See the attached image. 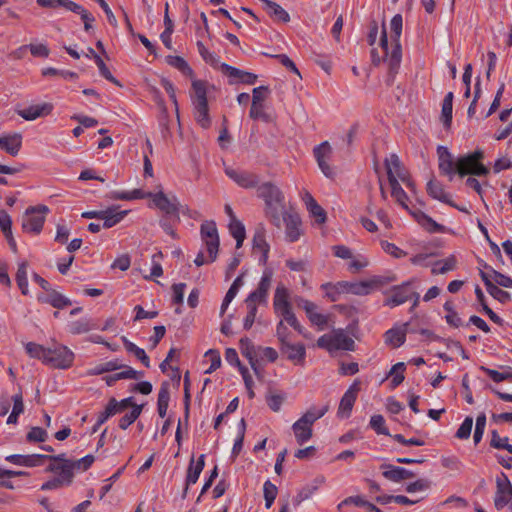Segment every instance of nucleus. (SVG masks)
<instances>
[{"label":"nucleus","mask_w":512,"mask_h":512,"mask_svg":"<svg viewBox=\"0 0 512 512\" xmlns=\"http://www.w3.org/2000/svg\"><path fill=\"white\" fill-rule=\"evenodd\" d=\"M437 152L439 170L442 174L448 176L449 180H452L456 173L461 177L467 174L486 176L489 173L488 168L480 162L484 157L481 150L459 157L457 161H454L452 154L446 147L439 146Z\"/></svg>","instance_id":"1"},{"label":"nucleus","mask_w":512,"mask_h":512,"mask_svg":"<svg viewBox=\"0 0 512 512\" xmlns=\"http://www.w3.org/2000/svg\"><path fill=\"white\" fill-rule=\"evenodd\" d=\"M391 43L389 45L385 26L382 27L380 42L378 48L371 50L372 64H380L381 61L387 64H400L402 49L400 45V36L402 33L403 19L400 14L392 17L391 22Z\"/></svg>","instance_id":"2"},{"label":"nucleus","mask_w":512,"mask_h":512,"mask_svg":"<svg viewBox=\"0 0 512 512\" xmlns=\"http://www.w3.org/2000/svg\"><path fill=\"white\" fill-rule=\"evenodd\" d=\"M192 88L193 95L191 98L195 120L203 129H207L211 125V119L209 116L205 84L203 81L194 80L192 82Z\"/></svg>","instance_id":"3"},{"label":"nucleus","mask_w":512,"mask_h":512,"mask_svg":"<svg viewBox=\"0 0 512 512\" xmlns=\"http://www.w3.org/2000/svg\"><path fill=\"white\" fill-rule=\"evenodd\" d=\"M317 346L329 352L355 350L354 340L343 329H336L332 333L320 336L317 340Z\"/></svg>","instance_id":"4"},{"label":"nucleus","mask_w":512,"mask_h":512,"mask_svg":"<svg viewBox=\"0 0 512 512\" xmlns=\"http://www.w3.org/2000/svg\"><path fill=\"white\" fill-rule=\"evenodd\" d=\"M75 355L67 346L55 343L46 350L45 365L55 369H68L73 365Z\"/></svg>","instance_id":"5"},{"label":"nucleus","mask_w":512,"mask_h":512,"mask_svg":"<svg viewBox=\"0 0 512 512\" xmlns=\"http://www.w3.org/2000/svg\"><path fill=\"white\" fill-rule=\"evenodd\" d=\"M49 208L46 205L28 207L22 217V228L27 233L39 234L45 223Z\"/></svg>","instance_id":"6"},{"label":"nucleus","mask_w":512,"mask_h":512,"mask_svg":"<svg viewBox=\"0 0 512 512\" xmlns=\"http://www.w3.org/2000/svg\"><path fill=\"white\" fill-rule=\"evenodd\" d=\"M417 282L416 278H411L399 285L392 286L384 292V306L394 308L400 306L411 299L412 286Z\"/></svg>","instance_id":"7"},{"label":"nucleus","mask_w":512,"mask_h":512,"mask_svg":"<svg viewBox=\"0 0 512 512\" xmlns=\"http://www.w3.org/2000/svg\"><path fill=\"white\" fill-rule=\"evenodd\" d=\"M392 280L393 279L385 278L383 276H373L370 279L362 281H343V285H341L340 287L344 288L345 294L366 296L369 295L373 290L383 286L384 284Z\"/></svg>","instance_id":"8"},{"label":"nucleus","mask_w":512,"mask_h":512,"mask_svg":"<svg viewBox=\"0 0 512 512\" xmlns=\"http://www.w3.org/2000/svg\"><path fill=\"white\" fill-rule=\"evenodd\" d=\"M313 155L319 169L325 177L332 179L335 176L334 168L330 165L333 155V148L328 141L316 145L313 148Z\"/></svg>","instance_id":"9"},{"label":"nucleus","mask_w":512,"mask_h":512,"mask_svg":"<svg viewBox=\"0 0 512 512\" xmlns=\"http://www.w3.org/2000/svg\"><path fill=\"white\" fill-rule=\"evenodd\" d=\"M48 460H51L52 463L48 466L47 470L57 475V478L60 479L63 483H70L73 477V470L75 469V464L68 460L65 454L59 455H50Z\"/></svg>","instance_id":"10"},{"label":"nucleus","mask_w":512,"mask_h":512,"mask_svg":"<svg viewBox=\"0 0 512 512\" xmlns=\"http://www.w3.org/2000/svg\"><path fill=\"white\" fill-rule=\"evenodd\" d=\"M224 172L229 179L243 189L257 188L260 182L257 174L240 168L225 166Z\"/></svg>","instance_id":"11"},{"label":"nucleus","mask_w":512,"mask_h":512,"mask_svg":"<svg viewBox=\"0 0 512 512\" xmlns=\"http://www.w3.org/2000/svg\"><path fill=\"white\" fill-rule=\"evenodd\" d=\"M200 232L207 253L210 255V261H215L219 249V236L216 223L214 221H205L201 225Z\"/></svg>","instance_id":"12"},{"label":"nucleus","mask_w":512,"mask_h":512,"mask_svg":"<svg viewBox=\"0 0 512 512\" xmlns=\"http://www.w3.org/2000/svg\"><path fill=\"white\" fill-rule=\"evenodd\" d=\"M385 167L389 183H393V179L395 181L401 180L408 188L413 189L414 185L410 181L407 171L402 166L401 161L396 154H391L386 158Z\"/></svg>","instance_id":"13"},{"label":"nucleus","mask_w":512,"mask_h":512,"mask_svg":"<svg viewBox=\"0 0 512 512\" xmlns=\"http://www.w3.org/2000/svg\"><path fill=\"white\" fill-rule=\"evenodd\" d=\"M512 498V484L508 477L503 473L496 480V492L494 496V506L497 510H502L510 506Z\"/></svg>","instance_id":"14"},{"label":"nucleus","mask_w":512,"mask_h":512,"mask_svg":"<svg viewBox=\"0 0 512 512\" xmlns=\"http://www.w3.org/2000/svg\"><path fill=\"white\" fill-rule=\"evenodd\" d=\"M360 385L361 381L359 379H355L342 396L337 411V416L339 418L346 419L350 417L358 393L361 389Z\"/></svg>","instance_id":"15"},{"label":"nucleus","mask_w":512,"mask_h":512,"mask_svg":"<svg viewBox=\"0 0 512 512\" xmlns=\"http://www.w3.org/2000/svg\"><path fill=\"white\" fill-rule=\"evenodd\" d=\"M151 200L152 204L150 207L154 206L166 215L175 216L179 219L180 203L176 196L169 198L164 192L159 191L152 194Z\"/></svg>","instance_id":"16"},{"label":"nucleus","mask_w":512,"mask_h":512,"mask_svg":"<svg viewBox=\"0 0 512 512\" xmlns=\"http://www.w3.org/2000/svg\"><path fill=\"white\" fill-rule=\"evenodd\" d=\"M53 106L49 103H33L30 105H21L16 109V113L26 121H34L40 117L49 115Z\"/></svg>","instance_id":"17"},{"label":"nucleus","mask_w":512,"mask_h":512,"mask_svg":"<svg viewBox=\"0 0 512 512\" xmlns=\"http://www.w3.org/2000/svg\"><path fill=\"white\" fill-rule=\"evenodd\" d=\"M222 74L227 77L230 85L248 84L252 85L257 80V75L236 68L235 66H221Z\"/></svg>","instance_id":"18"},{"label":"nucleus","mask_w":512,"mask_h":512,"mask_svg":"<svg viewBox=\"0 0 512 512\" xmlns=\"http://www.w3.org/2000/svg\"><path fill=\"white\" fill-rule=\"evenodd\" d=\"M296 303L298 307L305 311L308 319L313 325H316L320 329H324L328 323V316L318 312V307L315 303L301 297L296 299Z\"/></svg>","instance_id":"19"},{"label":"nucleus","mask_w":512,"mask_h":512,"mask_svg":"<svg viewBox=\"0 0 512 512\" xmlns=\"http://www.w3.org/2000/svg\"><path fill=\"white\" fill-rule=\"evenodd\" d=\"M205 466V455L201 454L199 458L195 461L194 457L191 458L190 463L188 465L187 474L185 478V488L183 491V498L186 497L188 488L191 485H194L202 473Z\"/></svg>","instance_id":"20"},{"label":"nucleus","mask_w":512,"mask_h":512,"mask_svg":"<svg viewBox=\"0 0 512 512\" xmlns=\"http://www.w3.org/2000/svg\"><path fill=\"white\" fill-rule=\"evenodd\" d=\"M257 196L264 200L265 205L284 202V196L281 190L271 182L258 185Z\"/></svg>","instance_id":"21"},{"label":"nucleus","mask_w":512,"mask_h":512,"mask_svg":"<svg viewBox=\"0 0 512 512\" xmlns=\"http://www.w3.org/2000/svg\"><path fill=\"white\" fill-rule=\"evenodd\" d=\"M282 222L285 224V237L289 242H296L301 236V220L297 214L285 213Z\"/></svg>","instance_id":"22"},{"label":"nucleus","mask_w":512,"mask_h":512,"mask_svg":"<svg viewBox=\"0 0 512 512\" xmlns=\"http://www.w3.org/2000/svg\"><path fill=\"white\" fill-rule=\"evenodd\" d=\"M380 469L384 478L396 483L414 477L413 472L400 466L382 464Z\"/></svg>","instance_id":"23"},{"label":"nucleus","mask_w":512,"mask_h":512,"mask_svg":"<svg viewBox=\"0 0 512 512\" xmlns=\"http://www.w3.org/2000/svg\"><path fill=\"white\" fill-rule=\"evenodd\" d=\"M409 323L393 327L385 333V343L394 348H399L405 343L406 334L409 332Z\"/></svg>","instance_id":"24"},{"label":"nucleus","mask_w":512,"mask_h":512,"mask_svg":"<svg viewBox=\"0 0 512 512\" xmlns=\"http://www.w3.org/2000/svg\"><path fill=\"white\" fill-rule=\"evenodd\" d=\"M303 202L310 214L311 217L314 218L315 223L318 225H322L326 222L327 216L324 209L317 203L314 197L309 193L305 192L302 197Z\"/></svg>","instance_id":"25"},{"label":"nucleus","mask_w":512,"mask_h":512,"mask_svg":"<svg viewBox=\"0 0 512 512\" xmlns=\"http://www.w3.org/2000/svg\"><path fill=\"white\" fill-rule=\"evenodd\" d=\"M22 146V135L20 133L5 134L0 136V149L11 156H16Z\"/></svg>","instance_id":"26"},{"label":"nucleus","mask_w":512,"mask_h":512,"mask_svg":"<svg viewBox=\"0 0 512 512\" xmlns=\"http://www.w3.org/2000/svg\"><path fill=\"white\" fill-rule=\"evenodd\" d=\"M153 192H146L142 189H133L130 191L125 190H114L108 194V198L111 200H122V201H131L137 199H145L152 198Z\"/></svg>","instance_id":"27"},{"label":"nucleus","mask_w":512,"mask_h":512,"mask_svg":"<svg viewBox=\"0 0 512 512\" xmlns=\"http://www.w3.org/2000/svg\"><path fill=\"white\" fill-rule=\"evenodd\" d=\"M281 351L294 363H302L306 357V349L302 343H291L290 341L281 346Z\"/></svg>","instance_id":"28"},{"label":"nucleus","mask_w":512,"mask_h":512,"mask_svg":"<svg viewBox=\"0 0 512 512\" xmlns=\"http://www.w3.org/2000/svg\"><path fill=\"white\" fill-rule=\"evenodd\" d=\"M289 296V291L285 286L278 285L276 287L273 299V307L276 314L291 309Z\"/></svg>","instance_id":"29"},{"label":"nucleus","mask_w":512,"mask_h":512,"mask_svg":"<svg viewBox=\"0 0 512 512\" xmlns=\"http://www.w3.org/2000/svg\"><path fill=\"white\" fill-rule=\"evenodd\" d=\"M37 299L39 302L50 304L57 309H63L71 305L70 299L51 289L46 295H38Z\"/></svg>","instance_id":"30"},{"label":"nucleus","mask_w":512,"mask_h":512,"mask_svg":"<svg viewBox=\"0 0 512 512\" xmlns=\"http://www.w3.org/2000/svg\"><path fill=\"white\" fill-rule=\"evenodd\" d=\"M101 220L103 228H111L120 223L128 214L127 210L118 211L116 207H110L103 210Z\"/></svg>","instance_id":"31"},{"label":"nucleus","mask_w":512,"mask_h":512,"mask_svg":"<svg viewBox=\"0 0 512 512\" xmlns=\"http://www.w3.org/2000/svg\"><path fill=\"white\" fill-rule=\"evenodd\" d=\"M253 249L261 253L259 262L263 265L266 264L268 260L270 246L266 241L263 229H259L255 232L253 237Z\"/></svg>","instance_id":"32"},{"label":"nucleus","mask_w":512,"mask_h":512,"mask_svg":"<svg viewBox=\"0 0 512 512\" xmlns=\"http://www.w3.org/2000/svg\"><path fill=\"white\" fill-rule=\"evenodd\" d=\"M427 193L433 199H436L448 205H453V202L450 199V194L447 193L443 185L436 180L432 179L427 183Z\"/></svg>","instance_id":"33"},{"label":"nucleus","mask_w":512,"mask_h":512,"mask_svg":"<svg viewBox=\"0 0 512 512\" xmlns=\"http://www.w3.org/2000/svg\"><path fill=\"white\" fill-rule=\"evenodd\" d=\"M265 212H266L267 217H269V219L271 220L272 224L278 228L282 224L284 214L288 213L285 209L284 202L266 204Z\"/></svg>","instance_id":"34"},{"label":"nucleus","mask_w":512,"mask_h":512,"mask_svg":"<svg viewBox=\"0 0 512 512\" xmlns=\"http://www.w3.org/2000/svg\"><path fill=\"white\" fill-rule=\"evenodd\" d=\"M260 1L265 5V9L267 10L271 17L283 23H287L290 21L289 13L284 8H282L278 3L272 0Z\"/></svg>","instance_id":"35"},{"label":"nucleus","mask_w":512,"mask_h":512,"mask_svg":"<svg viewBox=\"0 0 512 512\" xmlns=\"http://www.w3.org/2000/svg\"><path fill=\"white\" fill-rule=\"evenodd\" d=\"M457 260L455 256L450 255L449 257L435 261L432 263L431 273L433 275L445 274L449 271H453L456 268Z\"/></svg>","instance_id":"36"},{"label":"nucleus","mask_w":512,"mask_h":512,"mask_svg":"<svg viewBox=\"0 0 512 512\" xmlns=\"http://www.w3.org/2000/svg\"><path fill=\"white\" fill-rule=\"evenodd\" d=\"M328 405L321 408L311 407L298 420L312 428L313 424L322 418L328 411Z\"/></svg>","instance_id":"37"},{"label":"nucleus","mask_w":512,"mask_h":512,"mask_svg":"<svg viewBox=\"0 0 512 512\" xmlns=\"http://www.w3.org/2000/svg\"><path fill=\"white\" fill-rule=\"evenodd\" d=\"M292 430L299 445H303L312 437V428L299 420L292 425Z\"/></svg>","instance_id":"38"},{"label":"nucleus","mask_w":512,"mask_h":512,"mask_svg":"<svg viewBox=\"0 0 512 512\" xmlns=\"http://www.w3.org/2000/svg\"><path fill=\"white\" fill-rule=\"evenodd\" d=\"M417 222L428 232L430 233H438L443 231V226L438 224L435 220H433L430 216L426 215L423 212H418L413 214Z\"/></svg>","instance_id":"39"},{"label":"nucleus","mask_w":512,"mask_h":512,"mask_svg":"<svg viewBox=\"0 0 512 512\" xmlns=\"http://www.w3.org/2000/svg\"><path fill=\"white\" fill-rule=\"evenodd\" d=\"M124 347L126 351L130 354H133L138 360L142 362V364L146 367H150V359L147 356L144 349L138 347L135 343L129 341L127 338H122Z\"/></svg>","instance_id":"40"},{"label":"nucleus","mask_w":512,"mask_h":512,"mask_svg":"<svg viewBox=\"0 0 512 512\" xmlns=\"http://www.w3.org/2000/svg\"><path fill=\"white\" fill-rule=\"evenodd\" d=\"M453 111V93L448 92L442 102L441 120L446 128H449L452 122Z\"/></svg>","instance_id":"41"},{"label":"nucleus","mask_w":512,"mask_h":512,"mask_svg":"<svg viewBox=\"0 0 512 512\" xmlns=\"http://www.w3.org/2000/svg\"><path fill=\"white\" fill-rule=\"evenodd\" d=\"M243 285L242 276H238L228 289L220 308V314L223 315L227 310L232 300L236 297L240 287Z\"/></svg>","instance_id":"42"},{"label":"nucleus","mask_w":512,"mask_h":512,"mask_svg":"<svg viewBox=\"0 0 512 512\" xmlns=\"http://www.w3.org/2000/svg\"><path fill=\"white\" fill-rule=\"evenodd\" d=\"M27 266L26 261L20 262L16 273V282L23 295H28L29 293Z\"/></svg>","instance_id":"43"},{"label":"nucleus","mask_w":512,"mask_h":512,"mask_svg":"<svg viewBox=\"0 0 512 512\" xmlns=\"http://www.w3.org/2000/svg\"><path fill=\"white\" fill-rule=\"evenodd\" d=\"M229 231L236 240V247L240 248L246 237L245 227L240 220L229 221Z\"/></svg>","instance_id":"44"},{"label":"nucleus","mask_w":512,"mask_h":512,"mask_svg":"<svg viewBox=\"0 0 512 512\" xmlns=\"http://www.w3.org/2000/svg\"><path fill=\"white\" fill-rule=\"evenodd\" d=\"M46 350L47 347L35 342L25 344V351L29 357L40 360L44 365L46 362Z\"/></svg>","instance_id":"45"},{"label":"nucleus","mask_w":512,"mask_h":512,"mask_svg":"<svg viewBox=\"0 0 512 512\" xmlns=\"http://www.w3.org/2000/svg\"><path fill=\"white\" fill-rule=\"evenodd\" d=\"M406 369L404 362H398L393 365L389 371V376H392L391 387H398L405 379L404 371Z\"/></svg>","instance_id":"46"},{"label":"nucleus","mask_w":512,"mask_h":512,"mask_svg":"<svg viewBox=\"0 0 512 512\" xmlns=\"http://www.w3.org/2000/svg\"><path fill=\"white\" fill-rule=\"evenodd\" d=\"M142 405H134L130 412L126 413L119 420V427L126 430L131 424H133L142 412Z\"/></svg>","instance_id":"47"},{"label":"nucleus","mask_w":512,"mask_h":512,"mask_svg":"<svg viewBox=\"0 0 512 512\" xmlns=\"http://www.w3.org/2000/svg\"><path fill=\"white\" fill-rule=\"evenodd\" d=\"M343 285V281L336 284L325 283L321 288L325 291V295L333 302L339 300L342 294H345L344 288L340 287Z\"/></svg>","instance_id":"48"},{"label":"nucleus","mask_w":512,"mask_h":512,"mask_svg":"<svg viewBox=\"0 0 512 512\" xmlns=\"http://www.w3.org/2000/svg\"><path fill=\"white\" fill-rule=\"evenodd\" d=\"M121 368L122 363L119 360L114 359L97 365L90 371V375H100L106 372H113Z\"/></svg>","instance_id":"49"},{"label":"nucleus","mask_w":512,"mask_h":512,"mask_svg":"<svg viewBox=\"0 0 512 512\" xmlns=\"http://www.w3.org/2000/svg\"><path fill=\"white\" fill-rule=\"evenodd\" d=\"M391 186V195L392 197L405 209L408 210V196L407 193L403 190L399 181H395L393 179V183H389Z\"/></svg>","instance_id":"50"},{"label":"nucleus","mask_w":512,"mask_h":512,"mask_svg":"<svg viewBox=\"0 0 512 512\" xmlns=\"http://www.w3.org/2000/svg\"><path fill=\"white\" fill-rule=\"evenodd\" d=\"M70 11L81 16L86 31L92 28L91 23L95 21V18L83 6L74 2L73 6L70 7Z\"/></svg>","instance_id":"51"},{"label":"nucleus","mask_w":512,"mask_h":512,"mask_svg":"<svg viewBox=\"0 0 512 512\" xmlns=\"http://www.w3.org/2000/svg\"><path fill=\"white\" fill-rule=\"evenodd\" d=\"M278 489L276 485H274L270 480H266L263 484V494L265 499V507L267 509L271 508L276 497H277Z\"/></svg>","instance_id":"52"},{"label":"nucleus","mask_w":512,"mask_h":512,"mask_svg":"<svg viewBox=\"0 0 512 512\" xmlns=\"http://www.w3.org/2000/svg\"><path fill=\"white\" fill-rule=\"evenodd\" d=\"M485 374L494 382H502L505 380L512 381V369L508 368L506 371L500 372L491 368L481 367Z\"/></svg>","instance_id":"53"},{"label":"nucleus","mask_w":512,"mask_h":512,"mask_svg":"<svg viewBox=\"0 0 512 512\" xmlns=\"http://www.w3.org/2000/svg\"><path fill=\"white\" fill-rule=\"evenodd\" d=\"M369 425L378 435L390 436L389 430L385 425V419L382 415L375 414L371 416Z\"/></svg>","instance_id":"54"},{"label":"nucleus","mask_w":512,"mask_h":512,"mask_svg":"<svg viewBox=\"0 0 512 512\" xmlns=\"http://www.w3.org/2000/svg\"><path fill=\"white\" fill-rule=\"evenodd\" d=\"M240 345L243 356H245L249 360L251 367L255 372H257V368L255 367L254 363L255 351L254 346L251 343V340L249 338H242L240 340Z\"/></svg>","instance_id":"55"},{"label":"nucleus","mask_w":512,"mask_h":512,"mask_svg":"<svg viewBox=\"0 0 512 512\" xmlns=\"http://www.w3.org/2000/svg\"><path fill=\"white\" fill-rule=\"evenodd\" d=\"M169 393L166 389H161L158 393L157 410L161 418H164L167 414L169 405Z\"/></svg>","instance_id":"56"},{"label":"nucleus","mask_w":512,"mask_h":512,"mask_svg":"<svg viewBox=\"0 0 512 512\" xmlns=\"http://www.w3.org/2000/svg\"><path fill=\"white\" fill-rule=\"evenodd\" d=\"M163 258V254L161 251L154 253L151 258V269H150V277L156 278L161 277L163 275V269L161 265V260Z\"/></svg>","instance_id":"57"},{"label":"nucleus","mask_w":512,"mask_h":512,"mask_svg":"<svg viewBox=\"0 0 512 512\" xmlns=\"http://www.w3.org/2000/svg\"><path fill=\"white\" fill-rule=\"evenodd\" d=\"M485 427H486V415H485V413H481L476 418V425H475V430H474V435H473V440L476 445L478 443H480V441L482 440L483 434L485 431Z\"/></svg>","instance_id":"58"},{"label":"nucleus","mask_w":512,"mask_h":512,"mask_svg":"<svg viewBox=\"0 0 512 512\" xmlns=\"http://www.w3.org/2000/svg\"><path fill=\"white\" fill-rule=\"evenodd\" d=\"M472 427H473V418L471 416H467L464 419V421L461 423L458 430L456 431L455 436L461 440L468 439L471 435Z\"/></svg>","instance_id":"59"},{"label":"nucleus","mask_w":512,"mask_h":512,"mask_svg":"<svg viewBox=\"0 0 512 512\" xmlns=\"http://www.w3.org/2000/svg\"><path fill=\"white\" fill-rule=\"evenodd\" d=\"M380 245L384 252H386L387 254L391 255L396 259L403 258L407 254L404 250L396 246L394 243L388 242L386 240L381 241Z\"/></svg>","instance_id":"60"},{"label":"nucleus","mask_w":512,"mask_h":512,"mask_svg":"<svg viewBox=\"0 0 512 512\" xmlns=\"http://www.w3.org/2000/svg\"><path fill=\"white\" fill-rule=\"evenodd\" d=\"M205 357L210 361L209 368L205 371L210 374L216 371L221 366V356L217 350L210 349L205 353Z\"/></svg>","instance_id":"61"},{"label":"nucleus","mask_w":512,"mask_h":512,"mask_svg":"<svg viewBox=\"0 0 512 512\" xmlns=\"http://www.w3.org/2000/svg\"><path fill=\"white\" fill-rule=\"evenodd\" d=\"M37 4L45 8H58L63 7L70 11V7L73 6L74 2L71 0H36Z\"/></svg>","instance_id":"62"},{"label":"nucleus","mask_w":512,"mask_h":512,"mask_svg":"<svg viewBox=\"0 0 512 512\" xmlns=\"http://www.w3.org/2000/svg\"><path fill=\"white\" fill-rule=\"evenodd\" d=\"M487 292L496 300H498L500 303H507L510 301L511 299V295L502 290L499 286L497 285H488V290Z\"/></svg>","instance_id":"63"},{"label":"nucleus","mask_w":512,"mask_h":512,"mask_svg":"<svg viewBox=\"0 0 512 512\" xmlns=\"http://www.w3.org/2000/svg\"><path fill=\"white\" fill-rule=\"evenodd\" d=\"M48 434L46 430L41 427H32L30 431L27 433V440L29 442H44L47 438Z\"/></svg>","instance_id":"64"}]
</instances>
